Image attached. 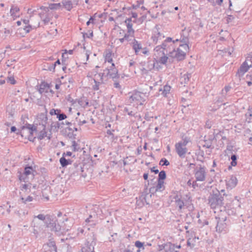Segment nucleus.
Wrapping results in <instances>:
<instances>
[{
	"mask_svg": "<svg viewBox=\"0 0 252 252\" xmlns=\"http://www.w3.org/2000/svg\"><path fill=\"white\" fill-rule=\"evenodd\" d=\"M85 35H86L87 37H88L89 38L92 37L93 35V32H90L89 34H88V33L84 34L83 35L84 37L85 36Z\"/></svg>",
	"mask_w": 252,
	"mask_h": 252,
	"instance_id": "0e129e2a",
	"label": "nucleus"
},
{
	"mask_svg": "<svg viewBox=\"0 0 252 252\" xmlns=\"http://www.w3.org/2000/svg\"><path fill=\"white\" fill-rule=\"evenodd\" d=\"M105 61L111 63L113 61L112 54L111 52H107L105 54Z\"/></svg>",
	"mask_w": 252,
	"mask_h": 252,
	"instance_id": "c756f323",
	"label": "nucleus"
},
{
	"mask_svg": "<svg viewBox=\"0 0 252 252\" xmlns=\"http://www.w3.org/2000/svg\"><path fill=\"white\" fill-rule=\"evenodd\" d=\"M43 22L44 24H47L50 22V18L48 17H46L45 18L43 19Z\"/></svg>",
	"mask_w": 252,
	"mask_h": 252,
	"instance_id": "13d9d810",
	"label": "nucleus"
},
{
	"mask_svg": "<svg viewBox=\"0 0 252 252\" xmlns=\"http://www.w3.org/2000/svg\"><path fill=\"white\" fill-rule=\"evenodd\" d=\"M53 226V228H51L50 229L51 231H54L55 232L57 233L58 234H60V233H62L61 227L58 223L56 222Z\"/></svg>",
	"mask_w": 252,
	"mask_h": 252,
	"instance_id": "c85d7f7f",
	"label": "nucleus"
},
{
	"mask_svg": "<svg viewBox=\"0 0 252 252\" xmlns=\"http://www.w3.org/2000/svg\"><path fill=\"white\" fill-rule=\"evenodd\" d=\"M30 20L31 24H30V20L27 19H23L22 20L23 23L25 25L24 27V30L25 31L26 33L29 32L32 28H36L39 26V22L37 21L36 22H33V18L32 17H30Z\"/></svg>",
	"mask_w": 252,
	"mask_h": 252,
	"instance_id": "f8f14e48",
	"label": "nucleus"
},
{
	"mask_svg": "<svg viewBox=\"0 0 252 252\" xmlns=\"http://www.w3.org/2000/svg\"><path fill=\"white\" fill-rule=\"evenodd\" d=\"M234 151V147L232 145H227L226 149L225 150V153L229 156V155H232L233 152Z\"/></svg>",
	"mask_w": 252,
	"mask_h": 252,
	"instance_id": "72a5a7b5",
	"label": "nucleus"
},
{
	"mask_svg": "<svg viewBox=\"0 0 252 252\" xmlns=\"http://www.w3.org/2000/svg\"><path fill=\"white\" fill-rule=\"evenodd\" d=\"M198 181H196V180L195 179V181H192V187L193 188V189H195L196 188V187H197V182Z\"/></svg>",
	"mask_w": 252,
	"mask_h": 252,
	"instance_id": "052dcab7",
	"label": "nucleus"
},
{
	"mask_svg": "<svg viewBox=\"0 0 252 252\" xmlns=\"http://www.w3.org/2000/svg\"><path fill=\"white\" fill-rule=\"evenodd\" d=\"M57 222V220L56 217L50 215H47V220L45 221L47 227L51 229V228H53V226H54Z\"/></svg>",
	"mask_w": 252,
	"mask_h": 252,
	"instance_id": "a211bd4d",
	"label": "nucleus"
},
{
	"mask_svg": "<svg viewBox=\"0 0 252 252\" xmlns=\"http://www.w3.org/2000/svg\"><path fill=\"white\" fill-rule=\"evenodd\" d=\"M124 112H126L127 114L129 116H134V113L132 111H129V109L128 108H125L124 109Z\"/></svg>",
	"mask_w": 252,
	"mask_h": 252,
	"instance_id": "603ef678",
	"label": "nucleus"
},
{
	"mask_svg": "<svg viewBox=\"0 0 252 252\" xmlns=\"http://www.w3.org/2000/svg\"><path fill=\"white\" fill-rule=\"evenodd\" d=\"M57 118H58L59 120L61 121L65 119L66 118V116L64 114H57Z\"/></svg>",
	"mask_w": 252,
	"mask_h": 252,
	"instance_id": "09e8293b",
	"label": "nucleus"
},
{
	"mask_svg": "<svg viewBox=\"0 0 252 252\" xmlns=\"http://www.w3.org/2000/svg\"><path fill=\"white\" fill-rule=\"evenodd\" d=\"M193 238H189L187 241V245L191 248H193L194 246V244L193 243Z\"/></svg>",
	"mask_w": 252,
	"mask_h": 252,
	"instance_id": "c03bdc74",
	"label": "nucleus"
},
{
	"mask_svg": "<svg viewBox=\"0 0 252 252\" xmlns=\"http://www.w3.org/2000/svg\"><path fill=\"white\" fill-rule=\"evenodd\" d=\"M153 118V117L150 116L149 115V114H148V113L145 114V115L144 118H145L147 121H150L151 118Z\"/></svg>",
	"mask_w": 252,
	"mask_h": 252,
	"instance_id": "bf43d9fd",
	"label": "nucleus"
},
{
	"mask_svg": "<svg viewBox=\"0 0 252 252\" xmlns=\"http://www.w3.org/2000/svg\"><path fill=\"white\" fill-rule=\"evenodd\" d=\"M107 133L108 135L112 136L111 137L112 139L113 138L114 134L113 133V131H111V130H108L107 131Z\"/></svg>",
	"mask_w": 252,
	"mask_h": 252,
	"instance_id": "680f3d73",
	"label": "nucleus"
},
{
	"mask_svg": "<svg viewBox=\"0 0 252 252\" xmlns=\"http://www.w3.org/2000/svg\"><path fill=\"white\" fill-rule=\"evenodd\" d=\"M10 15L13 20L16 19L20 15V12L19 7L17 6L12 5L10 9Z\"/></svg>",
	"mask_w": 252,
	"mask_h": 252,
	"instance_id": "412c9836",
	"label": "nucleus"
},
{
	"mask_svg": "<svg viewBox=\"0 0 252 252\" xmlns=\"http://www.w3.org/2000/svg\"><path fill=\"white\" fill-rule=\"evenodd\" d=\"M58 111V110H55L54 109H52L51 110L50 112V114L51 115H57L58 114V113H57V112Z\"/></svg>",
	"mask_w": 252,
	"mask_h": 252,
	"instance_id": "6e6d98bb",
	"label": "nucleus"
},
{
	"mask_svg": "<svg viewBox=\"0 0 252 252\" xmlns=\"http://www.w3.org/2000/svg\"><path fill=\"white\" fill-rule=\"evenodd\" d=\"M190 76V74L189 73H185L183 74L181 73V76L180 78V83L182 84H184L185 86V84H187L189 81Z\"/></svg>",
	"mask_w": 252,
	"mask_h": 252,
	"instance_id": "5701e85b",
	"label": "nucleus"
},
{
	"mask_svg": "<svg viewBox=\"0 0 252 252\" xmlns=\"http://www.w3.org/2000/svg\"><path fill=\"white\" fill-rule=\"evenodd\" d=\"M62 4L68 11H70L72 8V3L71 0H64L62 1Z\"/></svg>",
	"mask_w": 252,
	"mask_h": 252,
	"instance_id": "a878e982",
	"label": "nucleus"
},
{
	"mask_svg": "<svg viewBox=\"0 0 252 252\" xmlns=\"http://www.w3.org/2000/svg\"><path fill=\"white\" fill-rule=\"evenodd\" d=\"M15 62V60L8 61L6 63L7 66H10L12 65V62Z\"/></svg>",
	"mask_w": 252,
	"mask_h": 252,
	"instance_id": "e2e57ef3",
	"label": "nucleus"
},
{
	"mask_svg": "<svg viewBox=\"0 0 252 252\" xmlns=\"http://www.w3.org/2000/svg\"><path fill=\"white\" fill-rule=\"evenodd\" d=\"M189 141V139L186 137L175 144L176 152L180 158H184L185 157V155L188 152L186 146Z\"/></svg>",
	"mask_w": 252,
	"mask_h": 252,
	"instance_id": "0eeeda50",
	"label": "nucleus"
},
{
	"mask_svg": "<svg viewBox=\"0 0 252 252\" xmlns=\"http://www.w3.org/2000/svg\"><path fill=\"white\" fill-rule=\"evenodd\" d=\"M60 61L59 60H58L54 64H52V68L50 69V71H54L55 67L57 64H60Z\"/></svg>",
	"mask_w": 252,
	"mask_h": 252,
	"instance_id": "8fccbe9b",
	"label": "nucleus"
},
{
	"mask_svg": "<svg viewBox=\"0 0 252 252\" xmlns=\"http://www.w3.org/2000/svg\"><path fill=\"white\" fill-rule=\"evenodd\" d=\"M209 204L211 208L213 209L220 208L223 205V197L219 192L218 193L213 194L209 198Z\"/></svg>",
	"mask_w": 252,
	"mask_h": 252,
	"instance_id": "423d86ee",
	"label": "nucleus"
},
{
	"mask_svg": "<svg viewBox=\"0 0 252 252\" xmlns=\"http://www.w3.org/2000/svg\"><path fill=\"white\" fill-rule=\"evenodd\" d=\"M159 164L161 165H166V166H167L168 165H169V162L165 158H162L160 162H159Z\"/></svg>",
	"mask_w": 252,
	"mask_h": 252,
	"instance_id": "37998d69",
	"label": "nucleus"
},
{
	"mask_svg": "<svg viewBox=\"0 0 252 252\" xmlns=\"http://www.w3.org/2000/svg\"><path fill=\"white\" fill-rule=\"evenodd\" d=\"M135 246L138 248H142L143 250L144 249V243H142L140 241H137L135 242Z\"/></svg>",
	"mask_w": 252,
	"mask_h": 252,
	"instance_id": "79ce46f5",
	"label": "nucleus"
},
{
	"mask_svg": "<svg viewBox=\"0 0 252 252\" xmlns=\"http://www.w3.org/2000/svg\"><path fill=\"white\" fill-rule=\"evenodd\" d=\"M60 162L63 167H65L68 165V160L64 157H62L60 159Z\"/></svg>",
	"mask_w": 252,
	"mask_h": 252,
	"instance_id": "f704fd0d",
	"label": "nucleus"
},
{
	"mask_svg": "<svg viewBox=\"0 0 252 252\" xmlns=\"http://www.w3.org/2000/svg\"><path fill=\"white\" fill-rule=\"evenodd\" d=\"M47 117L44 114L39 115L33 125L29 126L28 127L29 132L31 134H33V132L37 133L38 139L41 140L46 137H48V139H50V136H47V132L45 131L46 125L47 123Z\"/></svg>",
	"mask_w": 252,
	"mask_h": 252,
	"instance_id": "7ed1b4c3",
	"label": "nucleus"
},
{
	"mask_svg": "<svg viewBox=\"0 0 252 252\" xmlns=\"http://www.w3.org/2000/svg\"><path fill=\"white\" fill-rule=\"evenodd\" d=\"M152 172H155V174H157L159 172V171L158 169H155V167H154L151 169Z\"/></svg>",
	"mask_w": 252,
	"mask_h": 252,
	"instance_id": "69168bd1",
	"label": "nucleus"
},
{
	"mask_svg": "<svg viewBox=\"0 0 252 252\" xmlns=\"http://www.w3.org/2000/svg\"><path fill=\"white\" fill-rule=\"evenodd\" d=\"M127 28V32L130 34H134V30L132 29V24H131V18H128L125 20Z\"/></svg>",
	"mask_w": 252,
	"mask_h": 252,
	"instance_id": "b1692460",
	"label": "nucleus"
},
{
	"mask_svg": "<svg viewBox=\"0 0 252 252\" xmlns=\"http://www.w3.org/2000/svg\"><path fill=\"white\" fill-rule=\"evenodd\" d=\"M187 197H188V200H186L185 202L181 199L175 203L176 207H178L179 210H182L185 206L189 207L192 204V199L190 196L188 197L187 195Z\"/></svg>",
	"mask_w": 252,
	"mask_h": 252,
	"instance_id": "2eb2a0df",
	"label": "nucleus"
},
{
	"mask_svg": "<svg viewBox=\"0 0 252 252\" xmlns=\"http://www.w3.org/2000/svg\"><path fill=\"white\" fill-rule=\"evenodd\" d=\"M231 159L232 160L231 165L233 166H236L237 165V156L235 155L232 154L231 156Z\"/></svg>",
	"mask_w": 252,
	"mask_h": 252,
	"instance_id": "4c0bfd02",
	"label": "nucleus"
},
{
	"mask_svg": "<svg viewBox=\"0 0 252 252\" xmlns=\"http://www.w3.org/2000/svg\"><path fill=\"white\" fill-rule=\"evenodd\" d=\"M79 104L82 107L85 108L89 104V102L87 99L83 98H81L78 100Z\"/></svg>",
	"mask_w": 252,
	"mask_h": 252,
	"instance_id": "2f4dec72",
	"label": "nucleus"
},
{
	"mask_svg": "<svg viewBox=\"0 0 252 252\" xmlns=\"http://www.w3.org/2000/svg\"><path fill=\"white\" fill-rule=\"evenodd\" d=\"M8 80L10 82L11 84H15L16 83V81L13 77H8Z\"/></svg>",
	"mask_w": 252,
	"mask_h": 252,
	"instance_id": "5fc2aeb1",
	"label": "nucleus"
},
{
	"mask_svg": "<svg viewBox=\"0 0 252 252\" xmlns=\"http://www.w3.org/2000/svg\"><path fill=\"white\" fill-rule=\"evenodd\" d=\"M67 125H69V127H68V129L69 130H71L72 131H77L78 130V128L75 126H74L70 123H66Z\"/></svg>",
	"mask_w": 252,
	"mask_h": 252,
	"instance_id": "de8ad7c7",
	"label": "nucleus"
},
{
	"mask_svg": "<svg viewBox=\"0 0 252 252\" xmlns=\"http://www.w3.org/2000/svg\"><path fill=\"white\" fill-rule=\"evenodd\" d=\"M194 177L198 182H204L207 175L206 168L204 166L199 165L194 170Z\"/></svg>",
	"mask_w": 252,
	"mask_h": 252,
	"instance_id": "6e6552de",
	"label": "nucleus"
},
{
	"mask_svg": "<svg viewBox=\"0 0 252 252\" xmlns=\"http://www.w3.org/2000/svg\"><path fill=\"white\" fill-rule=\"evenodd\" d=\"M62 6V4L60 3H52L49 5V8L51 9H57L60 8Z\"/></svg>",
	"mask_w": 252,
	"mask_h": 252,
	"instance_id": "c9c22d12",
	"label": "nucleus"
},
{
	"mask_svg": "<svg viewBox=\"0 0 252 252\" xmlns=\"http://www.w3.org/2000/svg\"><path fill=\"white\" fill-rule=\"evenodd\" d=\"M154 69H156L157 70H159L162 68L161 64H164L165 63H162L161 62L158 61V60L154 59Z\"/></svg>",
	"mask_w": 252,
	"mask_h": 252,
	"instance_id": "bb28decb",
	"label": "nucleus"
},
{
	"mask_svg": "<svg viewBox=\"0 0 252 252\" xmlns=\"http://www.w3.org/2000/svg\"><path fill=\"white\" fill-rule=\"evenodd\" d=\"M252 116V114L251 111L249 112L248 114H246V121L248 123H250L251 122Z\"/></svg>",
	"mask_w": 252,
	"mask_h": 252,
	"instance_id": "a18cd8bd",
	"label": "nucleus"
},
{
	"mask_svg": "<svg viewBox=\"0 0 252 252\" xmlns=\"http://www.w3.org/2000/svg\"><path fill=\"white\" fill-rule=\"evenodd\" d=\"M131 15H132V18H136L137 17V12H132L131 13Z\"/></svg>",
	"mask_w": 252,
	"mask_h": 252,
	"instance_id": "774afa93",
	"label": "nucleus"
},
{
	"mask_svg": "<svg viewBox=\"0 0 252 252\" xmlns=\"http://www.w3.org/2000/svg\"><path fill=\"white\" fill-rule=\"evenodd\" d=\"M124 37L126 40L130 41L131 40V38L133 37V34H130L129 33H128V34H126Z\"/></svg>",
	"mask_w": 252,
	"mask_h": 252,
	"instance_id": "3c124183",
	"label": "nucleus"
},
{
	"mask_svg": "<svg viewBox=\"0 0 252 252\" xmlns=\"http://www.w3.org/2000/svg\"><path fill=\"white\" fill-rule=\"evenodd\" d=\"M252 66V57H248L240 66L236 73V76L241 77Z\"/></svg>",
	"mask_w": 252,
	"mask_h": 252,
	"instance_id": "9b49d317",
	"label": "nucleus"
},
{
	"mask_svg": "<svg viewBox=\"0 0 252 252\" xmlns=\"http://www.w3.org/2000/svg\"><path fill=\"white\" fill-rule=\"evenodd\" d=\"M69 172L72 175H77L81 174L83 172L82 165L80 163L77 162L74 163L69 168Z\"/></svg>",
	"mask_w": 252,
	"mask_h": 252,
	"instance_id": "4468645a",
	"label": "nucleus"
},
{
	"mask_svg": "<svg viewBox=\"0 0 252 252\" xmlns=\"http://www.w3.org/2000/svg\"><path fill=\"white\" fill-rule=\"evenodd\" d=\"M164 35L158 31L157 28L154 29L152 39L155 44L162 41Z\"/></svg>",
	"mask_w": 252,
	"mask_h": 252,
	"instance_id": "dca6fc26",
	"label": "nucleus"
},
{
	"mask_svg": "<svg viewBox=\"0 0 252 252\" xmlns=\"http://www.w3.org/2000/svg\"><path fill=\"white\" fill-rule=\"evenodd\" d=\"M171 89V87L170 86L166 85L164 86L163 89H159V91L162 92V94L164 96L166 97L167 96V94L170 93Z\"/></svg>",
	"mask_w": 252,
	"mask_h": 252,
	"instance_id": "393cba45",
	"label": "nucleus"
},
{
	"mask_svg": "<svg viewBox=\"0 0 252 252\" xmlns=\"http://www.w3.org/2000/svg\"><path fill=\"white\" fill-rule=\"evenodd\" d=\"M146 95L140 92H135L132 94L129 99L131 103H135L137 105H142L145 101Z\"/></svg>",
	"mask_w": 252,
	"mask_h": 252,
	"instance_id": "9d476101",
	"label": "nucleus"
},
{
	"mask_svg": "<svg viewBox=\"0 0 252 252\" xmlns=\"http://www.w3.org/2000/svg\"><path fill=\"white\" fill-rule=\"evenodd\" d=\"M180 199H181V196L180 195L175 194L172 196V201L175 203Z\"/></svg>",
	"mask_w": 252,
	"mask_h": 252,
	"instance_id": "a19ab883",
	"label": "nucleus"
},
{
	"mask_svg": "<svg viewBox=\"0 0 252 252\" xmlns=\"http://www.w3.org/2000/svg\"><path fill=\"white\" fill-rule=\"evenodd\" d=\"M36 170L33 169L32 166H27L25 168L24 172L19 175L20 181H23L25 182H28V179H32L34 178Z\"/></svg>",
	"mask_w": 252,
	"mask_h": 252,
	"instance_id": "1a4fd4ad",
	"label": "nucleus"
},
{
	"mask_svg": "<svg viewBox=\"0 0 252 252\" xmlns=\"http://www.w3.org/2000/svg\"><path fill=\"white\" fill-rule=\"evenodd\" d=\"M112 68L110 69L106 68L103 72L97 73L95 69L90 72L87 76L93 78L95 84L93 86L94 91H97L99 86L107 81L109 78L115 79L119 77L117 69L114 67V63H112Z\"/></svg>",
	"mask_w": 252,
	"mask_h": 252,
	"instance_id": "f257e3e1",
	"label": "nucleus"
},
{
	"mask_svg": "<svg viewBox=\"0 0 252 252\" xmlns=\"http://www.w3.org/2000/svg\"><path fill=\"white\" fill-rule=\"evenodd\" d=\"M20 200L23 203L27 204L29 202H32L33 200V197L30 195L28 196L26 198L21 196L20 197Z\"/></svg>",
	"mask_w": 252,
	"mask_h": 252,
	"instance_id": "7c9ffc66",
	"label": "nucleus"
},
{
	"mask_svg": "<svg viewBox=\"0 0 252 252\" xmlns=\"http://www.w3.org/2000/svg\"><path fill=\"white\" fill-rule=\"evenodd\" d=\"M237 184V179L234 176H231L229 179L227 180L226 186L227 188L232 189L234 188Z\"/></svg>",
	"mask_w": 252,
	"mask_h": 252,
	"instance_id": "4be33fe9",
	"label": "nucleus"
},
{
	"mask_svg": "<svg viewBox=\"0 0 252 252\" xmlns=\"http://www.w3.org/2000/svg\"><path fill=\"white\" fill-rule=\"evenodd\" d=\"M189 49V46L186 43L180 44L179 47L175 50L174 48L170 50L169 57L176 58L178 61L184 59L186 53Z\"/></svg>",
	"mask_w": 252,
	"mask_h": 252,
	"instance_id": "20e7f679",
	"label": "nucleus"
},
{
	"mask_svg": "<svg viewBox=\"0 0 252 252\" xmlns=\"http://www.w3.org/2000/svg\"><path fill=\"white\" fill-rule=\"evenodd\" d=\"M143 3H144V1L143 0L137 1L136 4H133L132 5L131 7L133 9H137L138 8H139L140 5L142 4Z\"/></svg>",
	"mask_w": 252,
	"mask_h": 252,
	"instance_id": "58836bf2",
	"label": "nucleus"
},
{
	"mask_svg": "<svg viewBox=\"0 0 252 252\" xmlns=\"http://www.w3.org/2000/svg\"><path fill=\"white\" fill-rule=\"evenodd\" d=\"M179 41L177 39L172 40L171 38L168 37L161 46H157L154 49V59L158 60L163 63H166L169 57L170 50L173 48L175 43Z\"/></svg>",
	"mask_w": 252,
	"mask_h": 252,
	"instance_id": "f03ea898",
	"label": "nucleus"
},
{
	"mask_svg": "<svg viewBox=\"0 0 252 252\" xmlns=\"http://www.w3.org/2000/svg\"><path fill=\"white\" fill-rule=\"evenodd\" d=\"M180 245H175L169 243L165 244V252H178V250L176 249H180Z\"/></svg>",
	"mask_w": 252,
	"mask_h": 252,
	"instance_id": "6ab92c4d",
	"label": "nucleus"
},
{
	"mask_svg": "<svg viewBox=\"0 0 252 252\" xmlns=\"http://www.w3.org/2000/svg\"><path fill=\"white\" fill-rule=\"evenodd\" d=\"M166 178V173L164 171H161L158 174V179L161 181L165 179Z\"/></svg>",
	"mask_w": 252,
	"mask_h": 252,
	"instance_id": "ea45409f",
	"label": "nucleus"
},
{
	"mask_svg": "<svg viewBox=\"0 0 252 252\" xmlns=\"http://www.w3.org/2000/svg\"><path fill=\"white\" fill-rule=\"evenodd\" d=\"M132 44V49L134 50L136 55H138L141 51L144 55L148 53V49L146 48H142V44L135 39H133Z\"/></svg>",
	"mask_w": 252,
	"mask_h": 252,
	"instance_id": "ddd939ff",
	"label": "nucleus"
},
{
	"mask_svg": "<svg viewBox=\"0 0 252 252\" xmlns=\"http://www.w3.org/2000/svg\"><path fill=\"white\" fill-rule=\"evenodd\" d=\"M215 221L217 223L216 230L218 233H225L228 230L227 218L226 216L216 217Z\"/></svg>",
	"mask_w": 252,
	"mask_h": 252,
	"instance_id": "39448f33",
	"label": "nucleus"
},
{
	"mask_svg": "<svg viewBox=\"0 0 252 252\" xmlns=\"http://www.w3.org/2000/svg\"><path fill=\"white\" fill-rule=\"evenodd\" d=\"M154 64V61H149L148 62L147 65H148V69L149 70H151L152 69H154V66H153Z\"/></svg>",
	"mask_w": 252,
	"mask_h": 252,
	"instance_id": "49530a36",
	"label": "nucleus"
},
{
	"mask_svg": "<svg viewBox=\"0 0 252 252\" xmlns=\"http://www.w3.org/2000/svg\"><path fill=\"white\" fill-rule=\"evenodd\" d=\"M114 86L115 88L118 89L119 90H120L121 88V85L118 82H115L114 83Z\"/></svg>",
	"mask_w": 252,
	"mask_h": 252,
	"instance_id": "4d7b16f0",
	"label": "nucleus"
},
{
	"mask_svg": "<svg viewBox=\"0 0 252 252\" xmlns=\"http://www.w3.org/2000/svg\"><path fill=\"white\" fill-rule=\"evenodd\" d=\"M165 189L164 186V182L163 181L158 180V183L157 185L156 186V187H154L153 188H151L150 189V191L151 192L153 191H159L161 192L162 190H163Z\"/></svg>",
	"mask_w": 252,
	"mask_h": 252,
	"instance_id": "aec40b11",
	"label": "nucleus"
},
{
	"mask_svg": "<svg viewBox=\"0 0 252 252\" xmlns=\"http://www.w3.org/2000/svg\"><path fill=\"white\" fill-rule=\"evenodd\" d=\"M45 84H41L40 86V88L39 89V92L40 94H42L44 92H45Z\"/></svg>",
	"mask_w": 252,
	"mask_h": 252,
	"instance_id": "864d4df0",
	"label": "nucleus"
},
{
	"mask_svg": "<svg viewBox=\"0 0 252 252\" xmlns=\"http://www.w3.org/2000/svg\"><path fill=\"white\" fill-rule=\"evenodd\" d=\"M32 184H25L22 185L21 190H25L26 191L30 192L31 191Z\"/></svg>",
	"mask_w": 252,
	"mask_h": 252,
	"instance_id": "473e14b6",
	"label": "nucleus"
},
{
	"mask_svg": "<svg viewBox=\"0 0 252 252\" xmlns=\"http://www.w3.org/2000/svg\"><path fill=\"white\" fill-rule=\"evenodd\" d=\"M71 148H72V150L73 151H78L79 150V147H78V145L75 142V141H72Z\"/></svg>",
	"mask_w": 252,
	"mask_h": 252,
	"instance_id": "e433bc0d",
	"label": "nucleus"
},
{
	"mask_svg": "<svg viewBox=\"0 0 252 252\" xmlns=\"http://www.w3.org/2000/svg\"><path fill=\"white\" fill-rule=\"evenodd\" d=\"M158 247H159L158 249H159V251H161L163 249H164L165 250V244L164 245H159L158 246Z\"/></svg>",
	"mask_w": 252,
	"mask_h": 252,
	"instance_id": "338daca9",
	"label": "nucleus"
},
{
	"mask_svg": "<svg viewBox=\"0 0 252 252\" xmlns=\"http://www.w3.org/2000/svg\"><path fill=\"white\" fill-rule=\"evenodd\" d=\"M36 219H38L40 220L46 221L47 220V215L45 216L43 214H39L37 216H34L32 221L33 223H34ZM33 227H35V223H34Z\"/></svg>",
	"mask_w": 252,
	"mask_h": 252,
	"instance_id": "cd10ccee",
	"label": "nucleus"
},
{
	"mask_svg": "<svg viewBox=\"0 0 252 252\" xmlns=\"http://www.w3.org/2000/svg\"><path fill=\"white\" fill-rule=\"evenodd\" d=\"M91 240L92 241L90 242L89 239H88L87 247L82 248L81 252H94V246L95 244V238L93 237Z\"/></svg>",
	"mask_w": 252,
	"mask_h": 252,
	"instance_id": "f3484780",
	"label": "nucleus"
}]
</instances>
